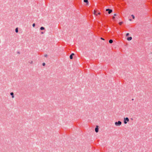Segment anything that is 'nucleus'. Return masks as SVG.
Listing matches in <instances>:
<instances>
[{
  "instance_id": "nucleus-1",
  "label": "nucleus",
  "mask_w": 152,
  "mask_h": 152,
  "mask_svg": "<svg viewBox=\"0 0 152 152\" xmlns=\"http://www.w3.org/2000/svg\"><path fill=\"white\" fill-rule=\"evenodd\" d=\"M129 121V119L127 117L124 118V122L125 124H126Z\"/></svg>"
},
{
  "instance_id": "nucleus-2",
  "label": "nucleus",
  "mask_w": 152,
  "mask_h": 152,
  "mask_svg": "<svg viewBox=\"0 0 152 152\" xmlns=\"http://www.w3.org/2000/svg\"><path fill=\"white\" fill-rule=\"evenodd\" d=\"M122 123L120 121H118V122H116L115 123V125L116 126H119Z\"/></svg>"
},
{
  "instance_id": "nucleus-3",
  "label": "nucleus",
  "mask_w": 152,
  "mask_h": 152,
  "mask_svg": "<svg viewBox=\"0 0 152 152\" xmlns=\"http://www.w3.org/2000/svg\"><path fill=\"white\" fill-rule=\"evenodd\" d=\"M106 11H108V13L109 14H110L113 11L111 9H106Z\"/></svg>"
},
{
  "instance_id": "nucleus-4",
  "label": "nucleus",
  "mask_w": 152,
  "mask_h": 152,
  "mask_svg": "<svg viewBox=\"0 0 152 152\" xmlns=\"http://www.w3.org/2000/svg\"><path fill=\"white\" fill-rule=\"evenodd\" d=\"M95 132H98L99 129L98 128V126H96V128L95 129Z\"/></svg>"
},
{
  "instance_id": "nucleus-5",
  "label": "nucleus",
  "mask_w": 152,
  "mask_h": 152,
  "mask_svg": "<svg viewBox=\"0 0 152 152\" xmlns=\"http://www.w3.org/2000/svg\"><path fill=\"white\" fill-rule=\"evenodd\" d=\"M132 39V37H129L127 38V40L128 41H130Z\"/></svg>"
},
{
  "instance_id": "nucleus-6",
  "label": "nucleus",
  "mask_w": 152,
  "mask_h": 152,
  "mask_svg": "<svg viewBox=\"0 0 152 152\" xmlns=\"http://www.w3.org/2000/svg\"><path fill=\"white\" fill-rule=\"evenodd\" d=\"M84 2L86 3L87 4H88V0H84Z\"/></svg>"
},
{
  "instance_id": "nucleus-7",
  "label": "nucleus",
  "mask_w": 152,
  "mask_h": 152,
  "mask_svg": "<svg viewBox=\"0 0 152 152\" xmlns=\"http://www.w3.org/2000/svg\"><path fill=\"white\" fill-rule=\"evenodd\" d=\"M109 42L110 43H112L113 42V40L112 39H110L109 40Z\"/></svg>"
},
{
  "instance_id": "nucleus-8",
  "label": "nucleus",
  "mask_w": 152,
  "mask_h": 152,
  "mask_svg": "<svg viewBox=\"0 0 152 152\" xmlns=\"http://www.w3.org/2000/svg\"><path fill=\"white\" fill-rule=\"evenodd\" d=\"M96 11L95 10H94V14L96 15H97L96 14Z\"/></svg>"
},
{
  "instance_id": "nucleus-9",
  "label": "nucleus",
  "mask_w": 152,
  "mask_h": 152,
  "mask_svg": "<svg viewBox=\"0 0 152 152\" xmlns=\"http://www.w3.org/2000/svg\"><path fill=\"white\" fill-rule=\"evenodd\" d=\"M15 32H16V33H18V28H17L16 29H15Z\"/></svg>"
},
{
  "instance_id": "nucleus-10",
  "label": "nucleus",
  "mask_w": 152,
  "mask_h": 152,
  "mask_svg": "<svg viewBox=\"0 0 152 152\" xmlns=\"http://www.w3.org/2000/svg\"><path fill=\"white\" fill-rule=\"evenodd\" d=\"M40 29L41 30H44L45 29V28L43 27H41L40 28Z\"/></svg>"
},
{
  "instance_id": "nucleus-11",
  "label": "nucleus",
  "mask_w": 152,
  "mask_h": 152,
  "mask_svg": "<svg viewBox=\"0 0 152 152\" xmlns=\"http://www.w3.org/2000/svg\"><path fill=\"white\" fill-rule=\"evenodd\" d=\"M70 59H72L73 58V56L70 55Z\"/></svg>"
},
{
  "instance_id": "nucleus-12",
  "label": "nucleus",
  "mask_w": 152,
  "mask_h": 152,
  "mask_svg": "<svg viewBox=\"0 0 152 152\" xmlns=\"http://www.w3.org/2000/svg\"><path fill=\"white\" fill-rule=\"evenodd\" d=\"M123 22H120L119 23V24L120 25H121L123 23Z\"/></svg>"
},
{
  "instance_id": "nucleus-13",
  "label": "nucleus",
  "mask_w": 152,
  "mask_h": 152,
  "mask_svg": "<svg viewBox=\"0 0 152 152\" xmlns=\"http://www.w3.org/2000/svg\"><path fill=\"white\" fill-rule=\"evenodd\" d=\"M14 95V93L13 92H11L10 93V95Z\"/></svg>"
},
{
  "instance_id": "nucleus-14",
  "label": "nucleus",
  "mask_w": 152,
  "mask_h": 152,
  "mask_svg": "<svg viewBox=\"0 0 152 152\" xmlns=\"http://www.w3.org/2000/svg\"><path fill=\"white\" fill-rule=\"evenodd\" d=\"M132 16L133 18V19H134V16L133 15H132Z\"/></svg>"
},
{
  "instance_id": "nucleus-15",
  "label": "nucleus",
  "mask_w": 152,
  "mask_h": 152,
  "mask_svg": "<svg viewBox=\"0 0 152 152\" xmlns=\"http://www.w3.org/2000/svg\"><path fill=\"white\" fill-rule=\"evenodd\" d=\"M129 35V33H127L126 34V36H128Z\"/></svg>"
},
{
  "instance_id": "nucleus-16",
  "label": "nucleus",
  "mask_w": 152,
  "mask_h": 152,
  "mask_svg": "<svg viewBox=\"0 0 152 152\" xmlns=\"http://www.w3.org/2000/svg\"><path fill=\"white\" fill-rule=\"evenodd\" d=\"M35 23H33V25H32V26L33 27H34L35 26Z\"/></svg>"
},
{
  "instance_id": "nucleus-17",
  "label": "nucleus",
  "mask_w": 152,
  "mask_h": 152,
  "mask_svg": "<svg viewBox=\"0 0 152 152\" xmlns=\"http://www.w3.org/2000/svg\"><path fill=\"white\" fill-rule=\"evenodd\" d=\"M45 63H43L42 64V65H43V66H45Z\"/></svg>"
},
{
  "instance_id": "nucleus-18",
  "label": "nucleus",
  "mask_w": 152,
  "mask_h": 152,
  "mask_svg": "<svg viewBox=\"0 0 152 152\" xmlns=\"http://www.w3.org/2000/svg\"><path fill=\"white\" fill-rule=\"evenodd\" d=\"M74 55H75V54H74V53H72L71 55H72V56H73Z\"/></svg>"
},
{
  "instance_id": "nucleus-19",
  "label": "nucleus",
  "mask_w": 152,
  "mask_h": 152,
  "mask_svg": "<svg viewBox=\"0 0 152 152\" xmlns=\"http://www.w3.org/2000/svg\"><path fill=\"white\" fill-rule=\"evenodd\" d=\"M101 39H102V40H104V38H102V37H101Z\"/></svg>"
},
{
  "instance_id": "nucleus-20",
  "label": "nucleus",
  "mask_w": 152,
  "mask_h": 152,
  "mask_svg": "<svg viewBox=\"0 0 152 152\" xmlns=\"http://www.w3.org/2000/svg\"><path fill=\"white\" fill-rule=\"evenodd\" d=\"M112 18L113 19H114L115 18V17H114V16H113V17H112Z\"/></svg>"
},
{
  "instance_id": "nucleus-21",
  "label": "nucleus",
  "mask_w": 152,
  "mask_h": 152,
  "mask_svg": "<svg viewBox=\"0 0 152 152\" xmlns=\"http://www.w3.org/2000/svg\"><path fill=\"white\" fill-rule=\"evenodd\" d=\"M47 54L45 55H44V56H45V57H47Z\"/></svg>"
},
{
  "instance_id": "nucleus-22",
  "label": "nucleus",
  "mask_w": 152,
  "mask_h": 152,
  "mask_svg": "<svg viewBox=\"0 0 152 152\" xmlns=\"http://www.w3.org/2000/svg\"><path fill=\"white\" fill-rule=\"evenodd\" d=\"M116 15H116V14H114V16H116Z\"/></svg>"
},
{
  "instance_id": "nucleus-23",
  "label": "nucleus",
  "mask_w": 152,
  "mask_h": 152,
  "mask_svg": "<svg viewBox=\"0 0 152 152\" xmlns=\"http://www.w3.org/2000/svg\"><path fill=\"white\" fill-rule=\"evenodd\" d=\"M30 63V64H31L33 63V61H31V62Z\"/></svg>"
},
{
  "instance_id": "nucleus-24",
  "label": "nucleus",
  "mask_w": 152,
  "mask_h": 152,
  "mask_svg": "<svg viewBox=\"0 0 152 152\" xmlns=\"http://www.w3.org/2000/svg\"><path fill=\"white\" fill-rule=\"evenodd\" d=\"M14 97V96H12V98H13Z\"/></svg>"
},
{
  "instance_id": "nucleus-25",
  "label": "nucleus",
  "mask_w": 152,
  "mask_h": 152,
  "mask_svg": "<svg viewBox=\"0 0 152 152\" xmlns=\"http://www.w3.org/2000/svg\"><path fill=\"white\" fill-rule=\"evenodd\" d=\"M98 14L99 15H100V12H98Z\"/></svg>"
},
{
  "instance_id": "nucleus-26",
  "label": "nucleus",
  "mask_w": 152,
  "mask_h": 152,
  "mask_svg": "<svg viewBox=\"0 0 152 152\" xmlns=\"http://www.w3.org/2000/svg\"><path fill=\"white\" fill-rule=\"evenodd\" d=\"M43 33H43V32H41V34H43Z\"/></svg>"
},
{
  "instance_id": "nucleus-27",
  "label": "nucleus",
  "mask_w": 152,
  "mask_h": 152,
  "mask_svg": "<svg viewBox=\"0 0 152 152\" xmlns=\"http://www.w3.org/2000/svg\"><path fill=\"white\" fill-rule=\"evenodd\" d=\"M132 100H134V99H132Z\"/></svg>"
}]
</instances>
